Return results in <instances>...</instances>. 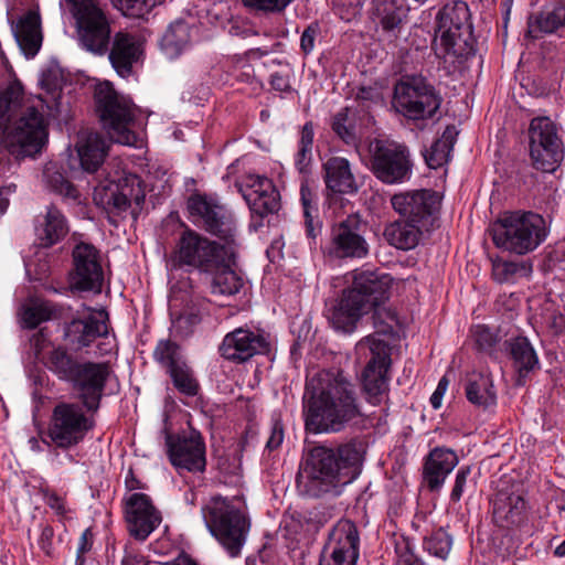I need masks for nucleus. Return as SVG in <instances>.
I'll list each match as a JSON object with an SVG mask.
<instances>
[{
    "instance_id": "obj_40",
    "label": "nucleus",
    "mask_w": 565,
    "mask_h": 565,
    "mask_svg": "<svg viewBox=\"0 0 565 565\" xmlns=\"http://www.w3.org/2000/svg\"><path fill=\"white\" fill-rule=\"evenodd\" d=\"M458 136L456 126L449 125L443 132L441 138L437 139L426 153V166L430 169H437L446 164Z\"/></svg>"
},
{
    "instance_id": "obj_36",
    "label": "nucleus",
    "mask_w": 565,
    "mask_h": 565,
    "mask_svg": "<svg viewBox=\"0 0 565 565\" xmlns=\"http://www.w3.org/2000/svg\"><path fill=\"white\" fill-rule=\"evenodd\" d=\"M77 152L82 169L93 174L98 170L106 157L105 140L98 132H88L82 139Z\"/></svg>"
},
{
    "instance_id": "obj_19",
    "label": "nucleus",
    "mask_w": 565,
    "mask_h": 565,
    "mask_svg": "<svg viewBox=\"0 0 565 565\" xmlns=\"http://www.w3.org/2000/svg\"><path fill=\"white\" fill-rule=\"evenodd\" d=\"M270 349L269 335L263 330L239 327L225 334L218 352L225 360L242 364L256 355L268 354Z\"/></svg>"
},
{
    "instance_id": "obj_60",
    "label": "nucleus",
    "mask_w": 565,
    "mask_h": 565,
    "mask_svg": "<svg viewBox=\"0 0 565 565\" xmlns=\"http://www.w3.org/2000/svg\"><path fill=\"white\" fill-rule=\"evenodd\" d=\"M284 425L279 418L273 419L270 427V435L266 443V448L268 450H276L280 447L284 440Z\"/></svg>"
},
{
    "instance_id": "obj_11",
    "label": "nucleus",
    "mask_w": 565,
    "mask_h": 565,
    "mask_svg": "<svg viewBox=\"0 0 565 565\" xmlns=\"http://www.w3.org/2000/svg\"><path fill=\"white\" fill-rule=\"evenodd\" d=\"M66 1L72 6L81 46L95 55H105L113 39L109 13L98 0Z\"/></svg>"
},
{
    "instance_id": "obj_17",
    "label": "nucleus",
    "mask_w": 565,
    "mask_h": 565,
    "mask_svg": "<svg viewBox=\"0 0 565 565\" xmlns=\"http://www.w3.org/2000/svg\"><path fill=\"white\" fill-rule=\"evenodd\" d=\"M72 262L68 273L71 289L99 294L104 284L99 250L90 243L79 242L72 250Z\"/></svg>"
},
{
    "instance_id": "obj_61",
    "label": "nucleus",
    "mask_w": 565,
    "mask_h": 565,
    "mask_svg": "<svg viewBox=\"0 0 565 565\" xmlns=\"http://www.w3.org/2000/svg\"><path fill=\"white\" fill-rule=\"evenodd\" d=\"M470 472V467H462L458 470L456 475L455 486L450 494L452 501L458 502L461 499Z\"/></svg>"
},
{
    "instance_id": "obj_24",
    "label": "nucleus",
    "mask_w": 565,
    "mask_h": 565,
    "mask_svg": "<svg viewBox=\"0 0 565 565\" xmlns=\"http://www.w3.org/2000/svg\"><path fill=\"white\" fill-rule=\"evenodd\" d=\"M107 53L116 73L127 78L134 74V65L141 58L143 47L136 35L119 31L114 34Z\"/></svg>"
},
{
    "instance_id": "obj_52",
    "label": "nucleus",
    "mask_w": 565,
    "mask_h": 565,
    "mask_svg": "<svg viewBox=\"0 0 565 565\" xmlns=\"http://www.w3.org/2000/svg\"><path fill=\"white\" fill-rule=\"evenodd\" d=\"M451 547V539L446 531L438 529L428 541V552L439 558H446Z\"/></svg>"
},
{
    "instance_id": "obj_6",
    "label": "nucleus",
    "mask_w": 565,
    "mask_h": 565,
    "mask_svg": "<svg viewBox=\"0 0 565 565\" xmlns=\"http://www.w3.org/2000/svg\"><path fill=\"white\" fill-rule=\"evenodd\" d=\"M469 7L465 1L446 3L435 17L430 49L435 56L445 60L469 58L476 54V39L472 33Z\"/></svg>"
},
{
    "instance_id": "obj_12",
    "label": "nucleus",
    "mask_w": 565,
    "mask_h": 565,
    "mask_svg": "<svg viewBox=\"0 0 565 565\" xmlns=\"http://www.w3.org/2000/svg\"><path fill=\"white\" fill-rule=\"evenodd\" d=\"M95 414L85 411L82 404L60 402L53 411L46 436L50 444L62 450L76 447L96 426Z\"/></svg>"
},
{
    "instance_id": "obj_20",
    "label": "nucleus",
    "mask_w": 565,
    "mask_h": 565,
    "mask_svg": "<svg viewBox=\"0 0 565 565\" xmlns=\"http://www.w3.org/2000/svg\"><path fill=\"white\" fill-rule=\"evenodd\" d=\"M166 445L169 460L179 473L205 470V444L200 433L168 435Z\"/></svg>"
},
{
    "instance_id": "obj_51",
    "label": "nucleus",
    "mask_w": 565,
    "mask_h": 565,
    "mask_svg": "<svg viewBox=\"0 0 565 565\" xmlns=\"http://www.w3.org/2000/svg\"><path fill=\"white\" fill-rule=\"evenodd\" d=\"M327 195L330 200L338 199L343 194H353L361 184L355 179H324Z\"/></svg>"
},
{
    "instance_id": "obj_39",
    "label": "nucleus",
    "mask_w": 565,
    "mask_h": 565,
    "mask_svg": "<svg viewBox=\"0 0 565 565\" xmlns=\"http://www.w3.org/2000/svg\"><path fill=\"white\" fill-rule=\"evenodd\" d=\"M468 401L479 407L488 408L497 403V394L489 375L475 374L466 385Z\"/></svg>"
},
{
    "instance_id": "obj_63",
    "label": "nucleus",
    "mask_w": 565,
    "mask_h": 565,
    "mask_svg": "<svg viewBox=\"0 0 565 565\" xmlns=\"http://www.w3.org/2000/svg\"><path fill=\"white\" fill-rule=\"evenodd\" d=\"M92 537H93V534L89 529L85 530L82 533L81 539H79V544L77 547L75 565H85L84 554L92 548Z\"/></svg>"
},
{
    "instance_id": "obj_22",
    "label": "nucleus",
    "mask_w": 565,
    "mask_h": 565,
    "mask_svg": "<svg viewBox=\"0 0 565 565\" xmlns=\"http://www.w3.org/2000/svg\"><path fill=\"white\" fill-rule=\"evenodd\" d=\"M125 519L130 535L139 541H145L162 521L149 495L139 492L127 499Z\"/></svg>"
},
{
    "instance_id": "obj_47",
    "label": "nucleus",
    "mask_w": 565,
    "mask_h": 565,
    "mask_svg": "<svg viewBox=\"0 0 565 565\" xmlns=\"http://www.w3.org/2000/svg\"><path fill=\"white\" fill-rule=\"evenodd\" d=\"M348 118L349 108L344 107L333 116L331 128L344 143L355 146L358 143V137L354 126L347 125Z\"/></svg>"
},
{
    "instance_id": "obj_45",
    "label": "nucleus",
    "mask_w": 565,
    "mask_h": 565,
    "mask_svg": "<svg viewBox=\"0 0 565 565\" xmlns=\"http://www.w3.org/2000/svg\"><path fill=\"white\" fill-rule=\"evenodd\" d=\"M300 199L303 207V217L307 236L310 238H316L317 232L320 230V223H315L313 216V212H317L316 194L311 191L307 182L301 183Z\"/></svg>"
},
{
    "instance_id": "obj_28",
    "label": "nucleus",
    "mask_w": 565,
    "mask_h": 565,
    "mask_svg": "<svg viewBox=\"0 0 565 565\" xmlns=\"http://www.w3.org/2000/svg\"><path fill=\"white\" fill-rule=\"evenodd\" d=\"M457 463L458 457L454 450L444 447L433 449L426 456V488L438 491Z\"/></svg>"
},
{
    "instance_id": "obj_29",
    "label": "nucleus",
    "mask_w": 565,
    "mask_h": 565,
    "mask_svg": "<svg viewBox=\"0 0 565 565\" xmlns=\"http://www.w3.org/2000/svg\"><path fill=\"white\" fill-rule=\"evenodd\" d=\"M562 28H565V0H561L552 8L530 14L525 35L532 40H539Z\"/></svg>"
},
{
    "instance_id": "obj_8",
    "label": "nucleus",
    "mask_w": 565,
    "mask_h": 565,
    "mask_svg": "<svg viewBox=\"0 0 565 565\" xmlns=\"http://www.w3.org/2000/svg\"><path fill=\"white\" fill-rule=\"evenodd\" d=\"M182 227L169 257L171 268L211 273L236 256L232 245L211 241L184 224Z\"/></svg>"
},
{
    "instance_id": "obj_2",
    "label": "nucleus",
    "mask_w": 565,
    "mask_h": 565,
    "mask_svg": "<svg viewBox=\"0 0 565 565\" xmlns=\"http://www.w3.org/2000/svg\"><path fill=\"white\" fill-rule=\"evenodd\" d=\"M362 449L355 441L337 448L316 446L302 458L296 476L301 495L321 498L338 494L339 489L351 483L361 472Z\"/></svg>"
},
{
    "instance_id": "obj_32",
    "label": "nucleus",
    "mask_w": 565,
    "mask_h": 565,
    "mask_svg": "<svg viewBox=\"0 0 565 565\" xmlns=\"http://www.w3.org/2000/svg\"><path fill=\"white\" fill-rule=\"evenodd\" d=\"M202 228L209 234L223 241V245H232L237 249V227L233 213L224 205H218L212 211L209 220L202 223Z\"/></svg>"
},
{
    "instance_id": "obj_27",
    "label": "nucleus",
    "mask_w": 565,
    "mask_h": 565,
    "mask_svg": "<svg viewBox=\"0 0 565 565\" xmlns=\"http://www.w3.org/2000/svg\"><path fill=\"white\" fill-rule=\"evenodd\" d=\"M12 32L26 57H34L42 45L41 15L36 10H28L17 22H11Z\"/></svg>"
},
{
    "instance_id": "obj_50",
    "label": "nucleus",
    "mask_w": 565,
    "mask_h": 565,
    "mask_svg": "<svg viewBox=\"0 0 565 565\" xmlns=\"http://www.w3.org/2000/svg\"><path fill=\"white\" fill-rule=\"evenodd\" d=\"M201 322V316L198 310H185L172 321L174 332L180 337H189L195 326Z\"/></svg>"
},
{
    "instance_id": "obj_14",
    "label": "nucleus",
    "mask_w": 565,
    "mask_h": 565,
    "mask_svg": "<svg viewBox=\"0 0 565 565\" xmlns=\"http://www.w3.org/2000/svg\"><path fill=\"white\" fill-rule=\"evenodd\" d=\"M367 222L358 213L335 222L330 230L329 242L323 248L326 257L332 260H361L370 255L366 239Z\"/></svg>"
},
{
    "instance_id": "obj_26",
    "label": "nucleus",
    "mask_w": 565,
    "mask_h": 565,
    "mask_svg": "<svg viewBox=\"0 0 565 565\" xmlns=\"http://www.w3.org/2000/svg\"><path fill=\"white\" fill-rule=\"evenodd\" d=\"M331 558L356 565L360 557V533L354 522L341 519L329 534Z\"/></svg>"
},
{
    "instance_id": "obj_44",
    "label": "nucleus",
    "mask_w": 565,
    "mask_h": 565,
    "mask_svg": "<svg viewBox=\"0 0 565 565\" xmlns=\"http://www.w3.org/2000/svg\"><path fill=\"white\" fill-rule=\"evenodd\" d=\"M168 374L171 376L174 387L181 394L186 396H195L199 393V382L196 381L193 371L186 364V362L177 366L175 369H171Z\"/></svg>"
},
{
    "instance_id": "obj_43",
    "label": "nucleus",
    "mask_w": 565,
    "mask_h": 565,
    "mask_svg": "<svg viewBox=\"0 0 565 565\" xmlns=\"http://www.w3.org/2000/svg\"><path fill=\"white\" fill-rule=\"evenodd\" d=\"M153 356L166 369L167 373L185 362L180 347L171 340H160L154 349Z\"/></svg>"
},
{
    "instance_id": "obj_16",
    "label": "nucleus",
    "mask_w": 565,
    "mask_h": 565,
    "mask_svg": "<svg viewBox=\"0 0 565 565\" xmlns=\"http://www.w3.org/2000/svg\"><path fill=\"white\" fill-rule=\"evenodd\" d=\"M250 211L249 230L258 232L265 218L280 210V193L273 179H241L234 183Z\"/></svg>"
},
{
    "instance_id": "obj_48",
    "label": "nucleus",
    "mask_w": 565,
    "mask_h": 565,
    "mask_svg": "<svg viewBox=\"0 0 565 565\" xmlns=\"http://www.w3.org/2000/svg\"><path fill=\"white\" fill-rule=\"evenodd\" d=\"M292 0H241L242 6L255 14H278L286 10Z\"/></svg>"
},
{
    "instance_id": "obj_3",
    "label": "nucleus",
    "mask_w": 565,
    "mask_h": 565,
    "mask_svg": "<svg viewBox=\"0 0 565 565\" xmlns=\"http://www.w3.org/2000/svg\"><path fill=\"white\" fill-rule=\"evenodd\" d=\"M22 102L23 87L19 82L0 92V138L17 160L41 153L49 137L42 111Z\"/></svg>"
},
{
    "instance_id": "obj_64",
    "label": "nucleus",
    "mask_w": 565,
    "mask_h": 565,
    "mask_svg": "<svg viewBox=\"0 0 565 565\" xmlns=\"http://www.w3.org/2000/svg\"><path fill=\"white\" fill-rule=\"evenodd\" d=\"M311 150L299 147L296 154V167L301 174L310 173Z\"/></svg>"
},
{
    "instance_id": "obj_23",
    "label": "nucleus",
    "mask_w": 565,
    "mask_h": 565,
    "mask_svg": "<svg viewBox=\"0 0 565 565\" xmlns=\"http://www.w3.org/2000/svg\"><path fill=\"white\" fill-rule=\"evenodd\" d=\"M108 334V313L104 310L72 319L66 323L64 338L76 350L89 347Z\"/></svg>"
},
{
    "instance_id": "obj_57",
    "label": "nucleus",
    "mask_w": 565,
    "mask_h": 565,
    "mask_svg": "<svg viewBox=\"0 0 565 565\" xmlns=\"http://www.w3.org/2000/svg\"><path fill=\"white\" fill-rule=\"evenodd\" d=\"M41 492L45 503L54 510L57 516L63 518L67 514L68 510L66 509L64 498L50 489H42Z\"/></svg>"
},
{
    "instance_id": "obj_54",
    "label": "nucleus",
    "mask_w": 565,
    "mask_h": 565,
    "mask_svg": "<svg viewBox=\"0 0 565 565\" xmlns=\"http://www.w3.org/2000/svg\"><path fill=\"white\" fill-rule=\"evenodd\" d=\"M441 200L440 192L426 190V224L429 223L431 227H439Z\"/></svg>"
},
{
    "instance_id": "obj_31",
    "label": "nucleus",
    "mask_w": 565,
    "mask_h": 565,
    "mask_svg": "<svg viewBox=\"0 0 565 565\" xmlns=\"http://www.w3.org/2000/svg\"><path fill=\"white\" fill-rule=\"evenodd\" d=\"M129 179H118V183L111 179H104L100 184L95 188L94 201L97 205H102L106 210L116 211L117 213L126 211L130 206L128 194L125 188L128 186Z\"/></svg>"
},
{
    "instance_id": "obj_30",
    "label": "nucleus",
    "mask_w": 565,
    "mask_h": 565,
    "mask_svg": "<svg viewBox=\"0 0 565 565\" xmlns=\"http://www.w3.org/2000/svg\"><path fill=\"white\" fill-rule=\"evenodd\" d=\"M525 510L523 497L515 492L499 491L493 500V519L501 527L519 524Z\"/></svg>"
},
{
    "instance_id": "obj_13",
    "label": "nucleus",
    "mask_w": 565,
    "mask_h": 565,
    "mask_svg": "<svg viewBox=\"0 0 565 565\" xmlns=\"http://www.w3.org/2000/svg\"><path fill=\"white\" fill-rule=\"evenodd\" d=\"M393 207L405 220H398L388 224L383 232L385 241L398 249L414 248L422 234L420 227L424 221V190L414 193L395 194L392 198Z\"/></svg>"
},
{
    "instance_id": "obj_21",
    "label": "nucleus",
    "mask_w": 565,
    "mask_h": 565,
    "mask_svg": "<svg viewBox=\"0 0 565 565\" xmlns=\"http://www.w3.org/2000/svg\"><path fill=\"white\" fill-rule=\"evenodd\" d=\"M369 149L374 172L386 177H406L411 172L412 162L405 146L375 138Z\"/></svg>"
},
{
    "instance_id": "obj_55",
    "label": "nucleus",
    "mask_w": 565,
    "mask_h": 565,
    "mask_svg": "<svg viewBox=\"0 0 565 565\" xmlns=\"http://www.w3.org/2000/svg\"><path fill=\"white\" fill-rule=\"evenodd\" d=\"M473 338L480 351L490 352L498 342L497 335L486 326H477L473 330Z\"/></svg>"
},
{
    "instance_id": "obj_35",
    "label": "nucleus",
    "mask_w": 565,
    "mask_h": 565,
    "mask_svg": "<svg viewBox=\"0 0 565 565\" xmlns=\"http://www.w3.org/2000/svg\"><path fill=\"white\" fill-rule=\"evenodd\" d=\"M533 271L532 263L526 259H509L497 257L492 259V278L498 284H515L529 278Z\"/></svg>"
},
{
    "instance_id": "obj_18",
    "label": "nucleus",
    "mask_w": 565,
    "mask_h": 565,
    "mask_svg": "<svg viewBox=\"0 0 565 565\" xmlns=\"http://www.w3.org/2000/svg\"><path fill=\"white\" fill-rule=\"evenodd\" d=\"M111 373L106 362L84 361L81 365L71 385L87 413L96 414L99 411Z\"/></svg>"
},
{
    "instance_id": "obj_58",
    "label": "nucleus",
    "mask_w": 565,
    "mask_h": 565,
    "mask_svg": "<svg viewBox=\"0 0 565 565\" xmlns=\"http://www.w3.org/2000/svg\"><path fill=\"white\" fill-rule=\"evenodd\" d=\"M320 32L318 22L310 23L301 34L300 49L305 55H308L315 47V41Z\"/></svg>"
},
{
    "instance_id": "obj_5",
    "label": "nucleus",
    "mask_w": 565,
    "mask_h": 565,
    "mask_svg": "<svg viewBox=\"0 0 565 565\" xmlns=\"http://www.w3.org/2000/svg\"><path fill=\"white\" fill-rule=\"evenodd\" d=\"M393 278L379 270L355 271L352 285L327 310V318L337 331L352 333L372 306L388 299Z\"/></svg>"
},
{
    "instance_id": "obj_41",
    "label": "nucleus",
    "mask_w": 565,
    "mask_h": 565,
    "mask_svg": "<svg viewBox=\"0 0 565 565\" xmlns=\"http://www.w3.org/2000/svg\"><path fill=\"white\" fill-rule=\"evenodd\" d=\"M373 14L384 31H394L403 22V8L395 0H373Z\"/></svg>"
},
{
    "instance_id": "obj_10",
    "label": "nucleus",
    "mask_w": 565,
    "mask_h": 565,
    "mask_svg": "<svg viewBox=\"0 0 565 565\" xmlns=\"http://www.w3.org/2000/svg\"><path fill=\"white\" fill-rule=\"evenodd\" d=\"M202 513L210 532L228 555L238 556L250 526L246 514L231 500L221 497L212 498Z\"/></svg>"
},
{
    "instance_id": "obj_59",
    "label": "nucleus",
    "mask_w": 565,
    "mask_h": 565,
    "mask_svg": "<svg viewBox=\"0 0 565 565\" xmlns=\"http://www.w3.org/2000/svg\"><path fill=\"white\" fill-rule=\"evenodd\" d=\"M441 103L443 97L440 93L434 86L426 84V119L435 117Z\"/></svg>"
},
{
    "instance_id": "obj_37",
    "label": "nucleus",
    "mask_w": 565,
    "mask_h": 565,
    "mask_svg": "<svg viewBox=\"0 0 565 565\" xmlns=\"http://www.w3.org/2000/svg\"><path fill=\"white\" fill-rule=\"evenodd\" d=\"M44 364L58 380L71 384L83 362L67 349L57 347L47 353Z\"/></svg>"
},
{
    "instance_id": "obj_4",
    "label": "nucleus",
    "mask_w": 565,
    "mask_h": 565,
    "mask_svg": "<svg viewBox=\"0 0 565 565\" xmlns=\"http://www.w3.org/2000/svg\"><path fill=\"white\" fill-rule=\"evenodd\" d=\"M385 300L371 308L375 332L361 339L356 344L359 352L370 351L371 358L362 372V388L365 398L373 405L381 404L387 394V372L392 362L391 342L381 335L395 339L401 326L397 312L391 307L382 306Z\"/></svg>"
},
{
    "instance_id": "obj_9",
    "label": "nucleus",
    "mask_w": 565,
    "mask_h": 565,
    "mask_svg": "<svg viewBox=\"0 0 565 565\" xmlns=\"http://www.w3.org/2000/svg\"><path fill=\"white\" fill-rule=\"evenodd\" d=\"M95 110L109 138L117 143L135 146L138 135L131 129L140 109L129 97L119 94L109 82L96 86Z\"/></svg>"
},
{
    "instance_id": "obj_62",
    "label": "nucleus",
    "mask_w": 565,
    "mask_h": 565,
    "mask_svg": "<svg viewBox=\"0 0 565 565\" xmlns=\"http://www.w3.org/2000/svg\"><path fill=\"white\" fill-rule=\"evenodd\" d=\"M53 537L54 529L46 524L42 526L40 537L38 540L39 547L46 556L53 555Z\"/></svg>"
},
{
    "instance_id": "obj_56",
    "label": "nucleus",
    "mask_w": 565,
    "mask_h": 565,
    "mask_svg": "<svg viewBox=\"0 0 565 565\" xmlns=\"http://www.w3.org/2000/svg\"><path fill=\"white\" fill-rule=\"evenodd\" d=\"M323 168L326 177H353L349 161L342 157L329 158Z\"/></svg>"
},
{
    "instance_id": "obj_49",
    "label": "nucleus",
    "mask_w": 565,
    "mask_h": 565,
    "mask_svg": "<svg viewBox=\"0 0 565 565\" xmlns=\"http://www.w3.org/2000/svg\"><path fill=\"white\" fill-rule=\"evenodd\" d=\"M53 310L45 302L26 306L22 312L24 328L35 329L40 323L52 318Z\"/></svg>"
},
{
    "instance_id": "obj_7",
    "label": "nucleus",
    "mask_w": 565,
    "mask_h": 565,
    "mask_svg": "<svg viewBox=\"0 0 565 565\" xmlns=\"http://www.w3.org/2000/svg\"><path fill=\"white\" fill-rule=\"evenodd\" d=\"M493 244L503 250L525 255L536 249L547 236L546 222L534 212H504L490 227Z\"/></svg>"
},
{
    "instance_id": "obj_42",
    "label": "nucleus",
    "mask_w": 565,
    "mask_h": 565,
    "mask_svg": "<svg viewBox=\"0 0 565 565\" xmlns=\"http://www.w3.org/2000/svg\"><path fill=\"white\" fill-rule=\"evenodd\" d=\"M220 205L215 200L207 198L205 194L195 192L192 193L186 200V209L194 224L202 228V223H205L212 211H215Z\"/></svg>"
},
{
    "instance_id": "obj_33",
    "label": "nucleus",
    "mask_w": 565,
    "mask_h": 565,
    "mask_svg": "<svg viewBox=\"0 0 565 565\" xmlns=\"http://www.w3.org/2000/svg\"><path fill=\"white\" fill-rule=\"evenodd\" d=\"M505 348L519 373V383L531 371L539 367L537 354L526 337H513L505 341Z\"/></svg>"
},
{
    "instance_id": "obj_15",
    "label": "nucleus",
    "mask_w": 565,
    "mask_h": 565,
    "mask_svg": "<svg viewBox=\"0 0 565 565\" xmlns=\"http://www.w3.org/2000/svg\"><path fill=\"white\" fill-rule=\"evenodd\" d=\"M532 167L542 173H554L564 159V143L558 127L548 117H535L529 127Z\"/></svg>"
},
{
    "instance_id": "obj_53",
    "label": "nucleus",
    "mask_w": 565,
    "mask_h": 565,
    "mask_svg": "<svg viewBox=\"0 0 565 565\" xmlns=\"http://www.w3.org/2000/svg\"><path fill=\"white\" fill-rule=\"evenodd\" d=\"M46 188L65 200L79 199V191L70 179H46Z\"/></svg>"
},
{
    "instance_id": "obj_46",
    "label": "nucleus",
    "mask_w": 565,
    "mask_h": 565,
    "mask_svg": "<svg viewBox=\"0 0 565 565\" xmlns=\"http://www.w3.org/2000/svg\"><path fill=\"white\" fill-rule=\"evenodd\" d=\"M190 42V26L184 21H177L168 28L163 38L162 45L170 49L175 54Z\"/></svg>"
},
{
    "instance_id": "obj_34",
    "label": "nucleus",
    "mask_w": 565,
    "mask_h": 565,
    "mask_svg": "<svg viewBox=\"0 0 565 565\" xmlns=\"http://www.w3.org/2000/svg\"><path fill=\"white\" fill-rule=\"evenodd\" d=\"M68 233L64 215L54 205L47 207L43 222L35 226V235L42 247H51Z\"/></svg>"
},
{
    "instance_id": "obj_38",
    "label": "nucleus",
    "mask_w": 565,
    "mask_h": 565,
    "mask_svg": "<svg viewBox=\"0 0 565 565\" xmlns=\"http://www.w3.org/2000/svg\"><path fill=\"white\" fill-rule=\"evenodd\" d=\"M235 257L220 265L212 273L211 292L220 296H233L239 292L244 286V279L231 268Z\"/></svg>"
},
{
    "instance_id": "obj_1",
    "label": "nucleus",
    "mask_w": 565,
    "mask_h": 565,
    "mask_svg": "<svg viewBox=\"0 0 565 565\" xmlns=\"http://www.w3.org/2000/svg\"><path fill=\"white\" fill-rule=\"evenodd\" d=\"M306 429L338 433L362 417L355 384L341 370H321L307 379L302 397Z\"/></svg>"
},
{
    "instance_id": "obj_25",
    "label": "nucleus",
    "mask_w": 565,
    "mask_h": 565,
    "mask_svg": "<svg viewBox=\"0 0 565 565\" xmlns=\"http://www.w3.org/2000/svg\"><path fill=\"white\" fill-rule=\"evenodd\" d=\"M424 78L407 76L394 86L393 107L412 120L424 119Z\"/></svg>"
}]
</instances>
